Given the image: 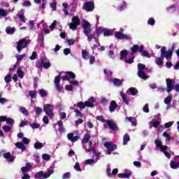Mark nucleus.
<instances>
[{
  "mask_svg": "<svg viewBox=\"0 0 179 179\" xmlns=\"http://www.w3.org/2000/svg\"><path fill=\"white\" fill-rule=\"evenodd\" d=\"M90 134H85L83 141H82V145L83 147V149H85V152L87 153H90V152H92V155L94 157H95L94 160L99 162L101 159V152H100L99 150H96V148L94 146H92L93 142L90 141Z\"/></svg>",
  "mask_w": 179,
  "mask_h": 179,
  "instance_id": "obj_1",
  "label": "nucleus"
},
{
  "mask_svg": "<svg viewBox=\"0 0 179 179\" xmlns=\"http://www.w3.org/2000/svg\"><path fill=\"white\" fill-rule=\"evenodd\" d=\"M147 73L152 72V69H147L145 64H138V76L141 78V79H143V80H146L149 79L150 76L146 75Z\"/></svg>",
  "mask_w": 179,
  "mask_h": 179,
  "instance_id": "obj_2",
  "label": "nucleus"
},
{
  "mask_svg": "<svg viewBox=\"0 0 179 179\" xmlns=\"http://www.w3.org/2000/svg\"><path fill=\"white\" fill-rule=\"evenodd\" d=\"M75 78H76V75H75V73L71 71H67L65 73V76L62 77V80H67L68 82H70L73 86H79V82L76 80H71V79H75Z\"/></svg>",
  "mask_w": 179,
  "mask_h": 179,
  "instance_id": "obj_3",
  "label": "nucleus"
},
{
  "mask_svg": "<svg viewBox=\"0 0 179 179\" xmlns=\"http://www.w3.org/2000/svg\"><path fill=\"white\" fill-rule=\"evenodd\" d=\"M52 174H54V169H48L46 173H44L43 171L36 173L34 178L36 179H47Z\"/></svg>",
  "mask_w": 179,
  "mask_h": 179,
  "instance_id": "obj_4",
  "label": "nucleus"
},
{
  "mask_svg": "<svg viewBox=\"0 0 179 179\" xmlns=\"http://www.w3.org/2000/svg\"><path fill=\"white\" fill-rule=\"evenodd\" d=\"M38 64L37 65V68H38L39 69H41V68H44V69H48V68L51 66V63L50 62V60L45 57H41Z\"/></svg>",
  "mask_w": 179,
  "mask_h": 179,
  "instance_id": "obj_5",
  "label": "nucleus"
},
{
  "mask_svg": "<svg viewBox=\"0 0 179 179\" xmlns=\"http://www.w3.org/2000/svg\"><path fill=\"white\" fill-rule=\"evenodd\" d=\"M30 44V39L28 38H22L17 42V50L20 52L23 48H26Z\"/></svg>",
  "mask_w": 179,
  "mask_h": 179,
  "instance_id": "obj_6",
  "label": "nucleus"
},
{
  "mask_svg": "<svg viewBox=\"0 0 179 179\" xmlns=\"http://www.w3.org/2000/svg\"><path fill=\"white\" fill-rule=\"evenodd\" d=\"M155 143L159 149H160L161 152H164V155L167 157L168 159H170V153L169 152L166 151L167 150V146L163 145L162 143V141L159 139H156L155 141Z\"/></svg>",
  "mask_w": 179,
  "mask_h": 179,
  "instance_id": "obj_7",
  "label": "nucleus"
},
{
  "mask_svg": "<svg viewBox=\"0 0 179 179\" xmlns=\"http://www.w3.org/2000/svg\"><path fill=\"white\" fill-rule=\"evenodd\" d=\"M30 143V140L29 138L24 137L22 138V142H17L15 143V146L17 149H20L21 152H26L27 148L24 145H29Z\"/></svg>",
  "mask_w": 179,
  "mask_h": 179,
  "instance_id": "obj_8",
  "label": "nucleus"
},
{
  "mask_svg": "<svg viewBox=\"0 0 179 179\" xmlns=\"http://www.w3.org/2000/svg\"><path fill=\"white\" fill-rule=\"evenodd\" d=\"M43 111L49 118H52L54 117V105L50 103L44 105Z\"/></svg>",
  "mask_w": 179,
  "mask_h": 179,
  "instance_id": "obj_9",
  "label": "nucleus"
},
{
  "mask_svg": "<svg viewBox=\"0 0 179 179\" xmlns=\"http://www.w3.org/2000/svg\"><path fill=\"white\" fill-rule=\"evenodd\" d=\"M107 125L110 129V131H113L114 132H117L119 130L118 126L115 124V122L111 120H106V123L103 124L104 128H107Z\"/></svg>",
  "mask_w": 179,
  "mask_h": 179,
  "instance_id": "obj_10",
  "label": "nucleus"
},
{
  "mask_svg": "<svg viewBox=\"0 0 179 179\" xmlns=\"http://www.w3.org/2000/svg\"><path fill=\"white\" fill-rule=\"evenodd\" d=\"M71 23L69 24V28L71 30H76L78 29V26H80V19L78 17V15H76L72 17Z\"/></svg>",
  "mask_w": 179,
  "mask_h": 179,
  "instance_id": "obj_11",
  "label": "nucleus"
},
{
  "mask_svg": "<svg viewBox=\"0 0 179 179\" xmlns=\"http://www.w3.org/2000/svg\"><path fill=\"white\" fill-rule=\"evenodd\" d=\"M161 56L162 58H166V59H170L173 57V50H169L167 51V49L166 47L163 46L161 48Z\"/></svg>",
  "mask_w": 179,
  "mask_h": 179,
  "instance_id": "obj_12",
  "label": "nucleus"
},
{
  "mask_svg": "<svg viewBox=\"0 0 179 179\" xmlns=\"http://www.w3.org/2000/svg\"><path fill=\"white\" fill-rule=\"evenodd\" d=\"M81 26L83 29L84 34H90V33H92L91 24H90L89 21L83 20Z\"/></svg>",
  "mask_w": 179,
  "mask_h": 179,
  "instance_id": "obj_13",
  "label": "nucleus"
},
{
  "mask_svg": "<svg viewBox=\"0 0 179 179\" xmlns=\"http://www.w3.org/2000/svg\"><path fill=\"white\" fill-rule=\"evenodd\" d=\"M115 37L118 40H127V41H131V36L128 34H124L121 33V31H116L115 32Z\"/></svg>",
  "mask_w": 179,
  "mask_h": 179,
  "instance_id": "obj_14",
  "label": "nucleus"
},
{
  "mask_svg": "<svg viewBox=\"0 0 179 179\" xmlns=\"http://www.w3.org/2000/svg\"><path fill=\"white\" fill-rule=\"evenodd\" d=\"M103 146L106 148L107 155H111L112 152H114L117 149V145L113 144L111 142H106L103 144Z\"/></svg>",
  "mask_w": 179,
  "mask_h": 179,
  "instance_id": "obj_15",
  "label": "nucleus"
},
{
  "mask_svg": "<svg viewBox=\"0 0 179 179\" xmlns=\"http://www.w3.org/2000/svg\"><path fill=\"white\" fill-rule=\"evenodd\" d=\"M61 82V75H59L55 78V87L57 92L60 93L64 92V87L59 85Z\"/></svg>",
  "mask_w": 179,
  "mask_h": 179,
  "instance_id": "obj_16",
  "label": "nucleus"
},
{
  "mask_svg": "<svg viewBox=\"0 0 179 179\" xmlns=\"http://www.w3.org/2000/svg\"><path fill=\"white\" fill-rule=\"evenodd\" d=\"M166 92L167 93H170L173 89H174V85H176V80L171 79V78H167L166 80Z\"/></svg>",
  "mask_w": 179,
  "mask_h": 179,
  "instance_id": "obj_17",
  "label": "nucleus"
},
{
  "mask_svg": "<svg viewBox=\"0 0 179 179\" xmlns=\"http://www.w3.org/2000/svg\"><path fill=\"white\" fill-rule=\"evenodd\" d=\"M83 9H84V10H86L87 12H93V10H94V3L93 1L86 2L83 5Z\"/></svg>",
  "mask_w": 179,
  "mask_h": 179,
  "instance_id": "obj_18",
  "label": "nucleus"
},
{
  "mask_svg": "<svg viewBox=\"0 0 179 179\" xmlns=\"http://www.w3.org/2000/svg\"><path fill=\"white\" fill-rule=\"evenodd\" d=\"M145 47L143 45L139 46V45H134L132 48H131L130 55H133V54H136V52H142V50H143Z\"/></svg>",
  "mask_w": 179,
  "mask_h": 179,
  "instance_id": "obj_19",
  "label": "nucleus"
},
{
  "mask_svg": "<svg viewBox=\"0 0 179 179\" xmlns=\"http://www.w3.org/2000/svg\"><path fill=\"white\" fill-rule=\"evenodd\" d=\"M108 81L110 82L111 83H113V85L115 86H117V87H120V86L122 85V80L118 78H108Z\"/></svg>",
  "mask_w": 179,
  "mask_h": 179,
  "instance_id": "obj_20",
  "label": "nucleus"
},
{
  "mask_svg": "<svg viewBox=\"0 0 179 179\" xmlns=\"http://www.w3.org/2000/svg\"><path fill=\"white\" fill-rule=\"evenodd\" d=\"M94 103H96V99L92 96L87 101H85V104L87 107H90V108H93L94 107Z\"/></svg>",
  "mask_w": 179,
  "mask_h": 179,
  "instance_id": "obj_21",
  "label": "nucleus"
},
{
  "mask_svg": "<svg viewBox=\"0 0 179 179\" xmlns=\"http://www.w3.org/2000/svg\"><path fill=\"white\" fill-rule=\"evenodd\" d=\"M3 157L8 163H13L15 162V157H12V154L10 152H6L3 154Z\"/></svg>",
  "mask_w": 179,
  "mask_h": 179,
  "instance_id": "obj_22",
  "label": "nucleus"
},
{
  "mask_svg": "<svg viewBox=\"0 0 179 179\" xmlns=\"http://www.w3.org/2000/svg\"><path fill=\"white\" fill-rule=\"evenodd\" d=\"M67 138L69 141H71V142H77V141H79V136H73V133H69L67 135Z\"/></svg>",
  "mask_w": 179,
  "mask_h": 179,
  "instance_id": "obj_23",
  "label": "nucleus"
},
{
  "mask_svg": "<svg viewBox=\"0 0 179 179\" xmlns=\"http://www.w3.org/2000/svg\"><path fill=\"white\" fill-rule=\"evenodd\" d=\"M34 3L38 5L39 3H41V6L40 9H43L44 10L45 9V5H47V0H34Z\"/></svg>",
  "mask_w": 179,
  "mask_h": 179,
  "instance_id": "obj_24",
  "label": "nucleus"
},
{
  "mask_svg": "<svg viewBox=\"0 0 179 179\" xmlns=\"http://www.w3.org/2000/svg\"><path fill=\"white\" fill-rule=\"evenodd\" d=\"M106 28L103 27H99V22L96 23L95 27V31L96 34H101V33H104Z\"/></svg>",
  "mask_w": 179,
  "mask_h": 179,
  "instance_id": "obj_25",
  "label": "nucleus"
},
{
  "mask_svg": "<svg viewBox=\"0 0 179 179\" xmlns=\"http://www.w3.org/2000/svg\"><path fill=\"white\" fill-rule=\"evenodd\" d=\"M127 94L129 96H136L138 94V90L136 88L131 87L127 91Z\"/></svg>",
  "mask_w": 179,
  "mask_h": 179,
  "instance_id": "obj_26",
  "label": "nucleus"
},
{
  "mask_svg": "<svg viewBox=\"0 0 179 179\" xmlns=\"http://www.w3.org/2000/svg\"><path fill=\"white\" fill-rule=\"evenodd\" d=\"M114 29H107L105 28V31H103V36L105 37H110V36H113L114 34Z\"/></svg>",
  "mask_w": 179,
  "mask_h": 179,
  "instance_id": "obj_27",
  "label": "nucleus"
},
{
  "mask_svg": "<svg viewBox=\"0 0 179 179\" xmlns=\"http://www.w3.org/2000/svg\"><path fill=\"white\" fill-rule=\"evenodd\" d=\"M85 36L87 37V41L90 43L92 42V40H94L95 43H99V39L97 38L94 37V35L92 34H86Z\"/></svg>",
  "mask_w": 179,
  "mask_h": 179,
  "instance_id": "obj_28",
  "label": "nucleus"
},
{
  "mask_svg": "<svg viewBox=\"0 0 179 179\" xmlns=\"http://www.w3.org/2000/svg\"><path fill=\"white\" fill-rule=\"evenodd\" d=\"M115 108H117V103L115 101H112L109 106V110L110 113H114Z\"/></svg>",
  "mask_w": 179,
  "mask_h": 179,
  "instance_id": "obj_29",
  "label": "nucleus"
},
{
  "mask_svg": "<svg viewBox=\"0 0 179 179\" xmlns=\"http://www.w3.org/2000/svg\"><path fill=\"white\" fill-rule=\"evenodd\" d=\"M71 108L74 110V113H76V117L78 118L83 117V113L82 112L75 108L74 107H71Z\"/></svg>",
  "mask_w": 179,
  "mask_h": 179,
  "instance_id": "obj_30",
  "label": "nucleus"
},
{
  "mask_svg": "<svg viewBox=\"0 0 179 179\" xmlns=\"http://www.w3.org/2000/svg\"><path fill=\"white\" fill-rule=\"evenodd\" d=\"M96 163L97 162L94 159H89L85 161V164H86V166H94Z\"/></svg>",
  "mask_w": 179,
  "mask_h": 179,
  "instance_id": "obj_31",
  "label": "nucleus"
},
{
  "mask_svg": "<svg viewBox=\"0 0 179 179\" xmlns=\"http://www.w3.org/2000/svg\"><path fill=\"white\" fill-rule=\"evenodd\" d=\"M170 167L173 170H176V169H179V162L171 161Z\"/></svg>",
  "mask_w": 179,
  "mask_h": 179,
  "instance_id": "obj_32",
  "label": "nucleus"
},
{
  "mask_svg": "<svg viewBox=\"0 0 179 179\" xmlns=\"http://www.w3.org/2000/svg\"><path fill=\"white\" fill-rule=\"evenodd\" d=\"M43 147H44V144H43L42 143H40L39 141H36L34 144V149H36V150H40V149H42V148Z\"/></svg>",
  "mask_w": 179,
  "mask_h": 179,
  "instance_id": "obj_33",
  "label": "nucleus"
},
{
  "mask_svg": "<svg viewBox=\"0 0 179 179\" xmlns=\"http://www.w3.org/2000/svg\"><path fill=\"white\" fill-rule=\"evenodd\" d=\"M19 111L22 113V114H23V115H24L25 117H27V115H29V110H27V109H26V108L24 107L20 106L19 108Z\"/></svg>",
  "mask_w": 179,
  "mask_h": 179,
  "instance_id": "obj_34",
  "label": "nucleus"
},
{
  "mask_svg": "<svg viewBox=\"0 0 179 179\" xmlns=\"http://www.w3.org/2000/svg\"><path fill=\"white\" fill-rule=\"evenodd\" d=\"M8 10L0 8V17H6V16H8Z\"/></svg>",
  "mask_w": 179,
  "mask_h": 179,
  "instance_id": "obj_35",
  "label": "nucleus"
},
{
  "mask_svg": "<svg viewBox=\"0 0 179 179\" xmlns=\"http://www.w3.org/2000/svg\"><path fill=\"white\" fill-rule=\"evenodd\" d=\"M117 10H124L127 9V2L123 1L122 4L119 5L116 8Z\"/></svg>",
  "mask_w": 179,
  "mask_h": 179,
  "instance_id": "obj_36",
  "label": "nucleus"
},
{
  "mask_svg": "<svg viewBox=\"0 0 179 179\" xmlns=\"http://www.w3.org/2000/svg\"><path fill=\"white\" fill-rule=\"evenodd\" d=\"M17 75L18 78H20L21 79H23V78L24 77V73L23 72V71H22V67H18V69L17 71Z\"/></svg>",
  "mask_w": 179,
  "mask_h": 179,
  "instance_id": "obj_37",
  "label": "nucleus"
},
{
  "mask_svg": "<svg viewBox=\"0 0 179 179\" xmlns=\"http://www.w3.org/2000/svg\"><path fill=\"white\" fill-rule=\"evenodd\" d=\"M15 31H16V28H15V27H8L6 29V32L7 33V34H13V33H15Z\"/></svg>",
  "mask_w": 179,
  "mask_h": 179,
  "instance_id": "obj_38",
  "label": "nucleus"
},
{
  "mask_svg": "<svg viewBox=\"0 0 179 179\" xmlns=\"http://www.w3.org/2000/svg\"><path fill=\"white\" fill-rule=\"evenodd\" d=\"M117 176L119 178H129V177L132 176V173H119Z\"/></svg>",
  "mask_w": 179,
  "mask_h": 179,
  "instance_id": "obj_39",
  "label": "nucleus"
},
{
  "mask_svg": "<svg viewBox=\"0 0 179 179\" xmlns=\"http://www.w3.org/2000/svg\"><path fill=\"white\" fill-rule=\"evenodd\" d=\"M127 55H128V50H122L120 52V59H125V58H127Z\"/></svg>",
  "mask_w": 179,
  "mask_h": 179,
  "instance_id": "obj_40",
  "label": "nucleus"
},
{
  "mask_svg": "<svg viewBox=\"0 0 179 179\" xmlns=\"http://www.w3.org/2000/svg\"><path fill=\"white\" fill-rule=\"evenodd\" d=\"M82 57L83 59H89V52L86 50H82Z\"/></svg>",
  "mask_w": 179,
  "mask_h": 179,
  "instance_id": "obj_41",
  "label": "nucleus"
},
{
  "mask_svg": "<svg viewBox=\"0 0 179 179\" xmlns=\"http://www.w3.org/2000/svg\"><path fill=\"white\" fill-rule=\"evenodd\" d=\"M131 141V138H129V135L128 134H124L123 137V145H127L128 142Z\"/></svg>",
  "mask_w": 179,
  "mask_h": 179,
  "instance_id": "obj_42",
  "label": "nucleus"
},
{
  "mask_svg": "<svg viewBox=\"0 0 179 179\" xmlns=\"http://www.w3.org/2000/svg\"><path fill=\"white\" fill-rule=\"evenodd\" d=\"M120 96L124 103H126L127 106H128V104H129V101L128 100V99H127V96L124 94V92H120Z\"/></svg>",
  "mask_w": 179,
  "mask_h": 179,
  "instance_id": "obj_43",
  "label": "nucleus"
},
{
  "mask_svg": "<svg viewBox=\"0 0 179 179\" xmlns=\"http://www.w3.org/2000/svg\"><path fill=\"white\" fill-rule=\"evenodd\" d=\"M43 31L41 33H43V34H50V29L47 26V24H43Z\"/></svg>",
  "mask_w": 179,
  "mask_h": 179,
  "instance_id": "obj_44",
  "label": "nucleus"
},
{
  "mask_svg": "<svg viewBox=\"0 0 179 179\" xmlns=\"http://www.w3.org/2000/svg\"><path fill=\"white\" fill-rule=\"evenodd\" d=\"M163 61H164V59L161 56L160 57L155 59V63L159 66L163 65Z\"/></svg>",
  "mask_w": 179,
  "mask_h": 179,
  "instance_id": "obj_45",
  "label": "nucleus"
},
{
  "mask_svg": "<svg viewBox=\"0 0 179 179\" xmlns=\"http://www.w3.org/2000/svg\"><path fill=\"white\" fill-rule=\"evenodd\" d=\"M38 93L40 96H41L42 97H47L48 96L47 91H45V90L43 89L39 90Z\"/></svg>",
  "mask_w": 179,
  "mask_h": 179,
  "instance_id": "obj_46",
  "label": "nucleus"
},
{
  "mask_svg": "<svg viewBox=\"0 0 179 179\" xmlns=\"http://www.w3.org/2000/svg\"><path fill=\"white\" fill-rule=\"evenodd\" d=\"M50 6L52 9V10H57V1L54 0L52 2H50Z\"/></svg>",
  "mask_w": 179,
  "mask_h": 179,
  "instance_id": "obj_47",
  "label": "nucleus"
},
{
  "mask_svg": "<svg viewBox=\"0 0 179 179\" xmlns=\"http://www.w3.org/2000/svg\"><path fill=\"white\" fill-rule=\"evenodd\" d=\"M34 111H35L36 115H40L43 113V109L40 107L36 106Z\"/></svg>",
  "mask_w": 179,
  "mask_h": 179,
  "instance_id": "obj_48",
  "label": "nucleus"
},
{
  "mask_svg": "<svg viewBox=\"0 0 179 179\" xmlns=\"http://www.w3.org/2000/svg\"><path fill=\"white\" fill-rule=\"evenodd\" d=\"M108 103V99H106L104 96L101 97V104H103V106H107Z\"/></svg>",
  "mask_w": 179,
  "mask_h": 179,
  "instance_id": "obj_49",
  "label": "nucleus"
},
{
  "mask_svg": "<svg viewBox=\"0 0 179 179\" xmlns=\"http://www.w3.org/2000/svg\"><path fill=\"white\" fill-rule=\"evenodd\" d=\"M171 100H173V98H171V96H169L164 99V103L169 106L171 103Z\"/></svg>",
  "mask_w": 179,
  "mask_h": 179,
  "instance_id": "obj_50",
  "label": "nucleus"
},
{
  "mask_svg": "<svg viewBox=\"0 0 179 179\" xmlns=\"http://www.w3.org/2000/svg\"><path fill=\"white\" fill-rule=\"evenodd\" d=\"M140 53L143 55V57H145L146 58H150V55H149V52H148V50H142V52H140Z\"/></svg>",
  "mask_w": 179,
  "mask_h": 179,
  "instance_id": "obj_51",
  "label": "nucleus"
},
{
  "mask_svg": "<svg viewBox=\"0 0 179 179\" xmlns=\"http://www.w3.org/2000/svg\"><path fill=\"white\" fill-rule=\"evenodd\" d=\"M77 106L79 107V108H86V107H87L86 105V102L84 103L82 101L78 102Z\"/></svg>",
  "mask_w": 179,
  "mask_h": 179,
  "instance_id": "obj_52",
  "label": "nucleus"
},
{
  "mask_svg": "<svg viewBox=\"0 0 179 179\" xmlns=\"http://www.w3.org/2000/svg\"><path fill=\"white\" fill-rule=\"evenodd\" d=\"M155 24H156V21L155 20V18H153V17H150L148 20V24H150V26H155Z\"/></svg>",
  "mask_w": 179,
  "mask_h": 179,
  "instance_id": "obj_53",
  "label": "nucleus"
},
{
  "mask_svg": "<svg viewBox=\"0 0 179 179\" xmlns=\"http://www.w3.org/2000/svg\"><path fill=\"white\" fill-rule=\"evenodd\" d=\"M2 129L4 132H10V131H12V127L10 126L6 125L2 127Z\"/></svg>",
  "mask_w": 179,
  "mask_h": 179,
  "instance_id": "obj_54",
  "label": "nucleus"
},
{
  "mask_svg": "<svg viewBox=\"0 0 179 179\" xmlns=\"http://www.w3.org/2000/svg\"><path fill=\"white\" fill-rule=\"evenodd\" d=\"M42 159H43V160H45V162H48V160H50V159H51V156L48 154H43L42 155Z\"/></svg>",
  "mask_w": 179,
  "mask_h": 179,
  "instance_id": "obj_55",
  "label": "nucleus"
},
{
  "mask_svg": "<svg viewBox=\"0 0 179 179\" xmlns=\"http://www.w3.org/2000/svg\"><path fill=\"white\" fill-rule=\"evenodd\" d=\"M106 174L108 177H112L111 167H110V165L107 166Z\"/></svg>",
  "mask_w": 179,
  "mask_h": 179,
  "instance_id": "obj_56",
  "label": "nucleus"
},
{
  "mask_svg": "<svg viewBox=\"0 0 179 179\" xmlns=\"http://www.w3.org/2000/svg\"><path fill=\"white\" fill-rule=\"evenodd\" d=\"M19 20H20V22H22L23 23H26V17H24V15L23 14H20L18 15Z\"/></svg>",
  "mask_w": 179,
  "mask_h": 179,
  "instance_id": "obj_57",
  "label": "nucleus"
},
{
  "mask_svg": "<svg viewBox=\"0 0 179 179\" xmlns=\"http://www.w3.org/2000/svg\"><path fill=\"white\" fill-rule=\"evenodd\" d=\"M103 72L106 76H111L113 75V71H111L110 69H105Z\"/></svg>",
  "mask_w": 179,
  "mask_h": 179,
  "instance_id": "obj_58",
  "label": "nucleus"
},
{
  "mask_svg": "<svg viewBox=\"0 0 179 179\" xmlns=\"http://www.w3.org/2000/svg\"><path fill=\"white\" fill-rule=\"evenodd\" d=\"M30 127L32 129H38V128H40V124L38 123H32Z\"/></svg>",
  "mask_w": 179,
  "mask_h": 179,
  "instance_id": "obj_59",
  "label": "nucleus"
},
{
  "mask_svg": "<svg viewBox=\"0 0 179 179\" xmlns=\"http://www.w3.org/2000/svg\"><path fill=\"white\" fill-rule=\"evenodd\" d=\"M4 80H5L6 83H9L10 82H12V76H10V75H7L4 78Z\"/></svg>",
  "mask_w": 179,
  "mask_h": 179,
  "instance_id": "obj_60",
  "label": "nucleus"
},
{
  "mask_svg": "<svg viewBox=\"0 0 179 179\" xmlns=\"http://www.w3.org/2000/svg\"><path fill=\"white\" fill-rule=\"evenodd\" d=\"M6 124H8V125H13L15 124V120L11 118H8L6 120Z\"/></svg>",
  "mask_w": 179,
  "mask_h": 179,
  "instance_id": "obj_61",
  "label": "nucleus"
},
{
  "mask_svg": "<svg viewBox=\"0 0 179 179\" xmlns=\"http://www.w3.org/2000/svg\"><path fill=\"white\" fill-rule=\"evenodd\" d=\"M0 103L1 104H5V103H8V99L6 98H2V93H0Z\"/></svg>",
  "mask_w": 179,
  "mask_h": 179,
  "instance_id": "obj_62",
  "label": "nucleus"
},
{
  "mask_svg": "<svg viewBox=\"0 0 179 179\" xmlns=\"http://www.w3.org/2000/svg\"><path fill=\"white\" fill-rule=\"evenodd\" d=\"M71 178V173L70 172H66L64 173L62 176V179H70Z\"/></svg>",
  "mask_w": 179,
  "mask_h": 179,
  "instance_id": "obj_63",
  "label": "nucleus"
},
{
  "mask_svg": "<svg viewBox=\"0 0 179 179\" xmlns=\"http://www.w3.org/2000/svg\"><path fill=\"white\" fill-rule=\"evenodd\" d=\"M74 169L76 170V171H82V169H80L79 162L76 163V164L74 165Z\"/></svg>",
  "mask_w": 179,
  "mask_h": 179,
  "instance_id": "obj_64",
  "label": "nucleus"
}]
</instances>
